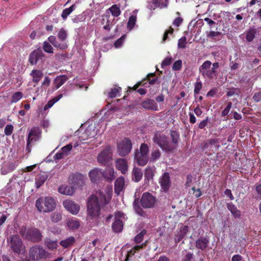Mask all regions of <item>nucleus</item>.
<instances>
[{
    "mask_svg": "<svg viewBox=\"0 0 261 261\" xmlns=\"http://www.w3.org/2000/svg\"><path fill=\"white\" fill-rule=\"evenodd\" d=\"M111 197L106 196L101 191H97L95 194L91 195L87 204L88 217L91 218H97L100 215L101 208L108 204Z\"/></svg>",
    "mask_w": 261,
    "mask_h": 261,
    "instance_id": "nucleus-1",
    "label": "nucleus"
},
{
    "mask_svg": "<svg viewBox=\"0 0 261 261\" xmlns=\"http://www.w3.org/2000/svg\"><path fill=\"white\" fill-rule=\"evenodd\" d=\"M7 241L10 250L15 254H23L25 253V245L19 235L13 234L10 236Z\"/></svg>",
    "mask_w": 261,
    "mask_h": 261,
    "instance_id": "nucleus-2",
    "label": "nucleus"
},
{
    "mask_svg": "<svg viewBox=\"0 0 261 261\" xmlns=\"http://www.w3.org/2000/svg\"><path fill=\"white\" fill-rule=\"evenodd\" d=\"M36 206L40 212L48 213L55 208L56 202L52 197H41L36 200Z\"/></svg>",
    "mask_w": 261,
    "mask_h": 261,
    "instance_id": "nucleus-3",
    "label": "nucleus"
},
{
    "mask_svg": "<svg viewBox=\"0 0 261 261\" xmlns=\"http://www.w3.org/2000/svg\"><path fill=\"white\" fill-rule=\"evenodd\" d=\"M152 140L163 150L167 152H173V148L170 146L168 137L162 132H155Z\"/></svg>",
    "mask_w": 261,
    "mask_h": 261,
    "instance_id": "nucleus-4",
    "label": "nucleus"
},
{
    "mask_svg": "<svg viewBox=\"0 0 261 261\" xmlns=\"http://www.w3.org/2000/svg\"><path fill=\"white\" fill-rule=\"evenodd\" d=\"M57 37L61 43H59L56 37L52 35L48 37V41L56 48H59L62 50L67 49L68 45L65 41L67 38L66 31L63 28H61L58 33Z\"/></svg>",
    "mask_w": 261,
    "mask_h": 261,
    "instance_id": "nucleus-5",
    "label": "nucleus"
},
{
    "mask_svg": "<svg viewBox=\"0 0 261 261\" xmlns=\"http://www.w3.org/2000/svg\"><path fill=\"white\" fill-rule=\"evenodd\" d=\"M41 129L38 127H33L30 131L27 141L26 154L31 151L33 143L38 140L41 136Z\"/></svg>",
    "mask_w": 261,
    "mask_h": 261,
    "instance_id": "nucleus-6",
    "label": "nucleus"
},
{
    "mask_svg": "<svg viewBox=\"0 0 261 261\" xmlns=\"http://www.w3.org/2000/svg\"><path fill=\"white\" fill-rule=\"evenodd\" d=\"M29 255L30 259L33 261H39L46 258L47 253L43 247L35 245L29 249Z\"/></svg>",
    "mask_w": 261,
    "mask_h": 261,
    "instance_id": "nucleus-7",
    "label": "nucleus"
},
{
    "mask_svg": "<svg viewBox=\"0 0 261 261\" xmlns=\"http://www.w3.org/2000/svg\"><path fill=\"white\" fill-rule=\"evenodd\" d=\"M156 202L155 197L149 192L144 193L140 200L141 205L145 208L153 207Z\"/></svg>",
    "mask_w": 261,
    "mask_h": 261,
    "instance_id": "nucleus-8",
    "label": "nucleus"
},
{
    "mask_svg": "<svg viewBox=\"0 0 261 261\" xmlns=\"http://www.w3.org/2000/svg\"><path fill=\"white\" fill-rule=\"evenodd\" d=\"M132 148L131 141L125 138L118 144V152L121 156L124 157L130 152Z\"/></svg>",
    "mask_w": 261,
    "mask_h": 261,
    "instance_id": "nucleus-9",
    "label": "nucleus"
},
{
    "mask_svg": "<svg viewBox=\"0 0 261 261\" xmlns=\"http://www.w3.org/2000/svg\"><path fill=\"white\" fill-rule=\"evenodd\" d=\"M220 147L218 139H209L203 142L202 149L205 152L207 151L215 152L219 149Z\"/></svg>",
    "mask_w": 261,
    "mask_h": 261,
    "instance_id": "nucleus-10",
    "label": "nucleus"
},
{
    "mask_svg": "<svg viewBox=\"0 0 261 261\" xmlns=\"http://www.w3.org/2000/svg\"><path fill=\"white\" fill-rule=\"evenodd\" d=\"M86 179V177L79 173L73 174L69 178L70 183L77 188H82L84 186Z\"/></svg>",
    "mask_w": 261,
    "mask_h": 261,
    "instance_id": "nucleus-11",
    "label": "nucleus"
},
{
    "mask_svg": "<svg viewBox=\"0 0 261 261\" xmlns=\"http://www.w3.org/2000/svg\"><path fill=\"white\" fill-rule=\"evenodd\" d=\"M27 238L34 242H39L42 240V236L40 231L36 228H33L27 231Z\"/></svg>",
    "mask_w": 261,
    "mask_h": 261,
    "instance_id": "nucleus-12",
    "label": "nucleus"
},
{
    "mask_svg": "<svg viewBox=\"0 0 261 261\" xmlns=\"http://www.w3.org/2000/svg\"><path fill=\"white\" fill-rule=\"evenodd\" d=\"M44 57L42 49L39 47L33 51L29 57V61L31 65H35L39 61H42Z\"/></svg>",
    "mask_w": 261,
    "mask_h": 261,
    "instance_id": "nucleus-13",
    "label": "nucleus"
},
{
    "mask_svg": "<svg viewBox=\"0 0 261 261\" xmlns=\"http://www.w3.org/2000/svg\"><path fill=\"white\" fill-rule=\"evenodd\" d=\"M63 206L68 211L73 215L77 214L80 210V206L71 200L63 201Z\"/></svg>",
    "mask_w": 261,
    "mask_h": 261,
    "instance_id": "nucleus-14",
    "label": "nucleus"
},
{
    "mask_svg": "<svg viewBox=\"0 0 261 261\" xmlns=\"http://www.w3.org/2000/svg\"><path fill=\"white\" fill-rule=\"evenodd\" d=\"M141 106L145 109L152 111H158V107L153 99L147 98L142 102Z\"/></svg>",
    "mask_w": 261,
    "mask_h": 261,
    "instance_id": "nucleus-15",
    "label": "nucleus"
},
{
    "mask_svg": "<svg viewBox=\"0 0 261 261\" xmlns=\"http://www.w3.org/2000/svg\"><path fill=\"white\" fill-rule=\"evenodd\" d=\"M68 80L66 75H60L57 76L53 81V91H55L61 87Z\"/></svg>",
    "mask_w": 261,
    "mask_h": 261,
    "instance_id": "nucleus-16",
    "label": "nucleus"
},
{
    "mask_svg": "<svg viewBox=\"0 0 261 261\" xmlns=\"http://www.w3.org/2000/svg\"><path fill=\"white\" fill-rule=\"evenodd\" d=\"M116 167L123 174H125L127 172L128 164L125 159H117L116 160Z\"/></svg>",
    "mask_w": 261,
    "mask_h": 261,
    "instance_id": "nucleus-17",
    "label": "nucleus"
},
{
    "mask_svg": "<svg viewBox=\"0 0 261 261\" xmlns=\"http://www.w3.org/2000/svg\"><path fill=\"white\" fill-rule=\"evenodd\" d=\"M110 159V150L109 149H104L97 156L98 162L102 164H106Z\"/></svg>",
    "mask_w": 261,
    "mask_h": 261,
    "instance_id": "nucleus-18",
    "label": "nucleus"
},
{
    "mask_svg": "<svg viewBox=\"0 0 261 261\" xmlns=\"http://www.w3.org/2000/svg\"><path fill=\"white\" fill-rule=\"evenodd\" d=\"M134 159L140 166H143L146 165L148 160L147 155L139 153L138 150L135 152Z\"/></svg>",
    "mask_w": 261,
    "mask_h": 261,
    "instance_id": "nucleus-19",
    "label": "nucleus"
},
{
    "mask_svg": "<svg viewBox=\"0 0 261 261\" xmlns=\"http://www.w3.org/2000/svg\"><path fill=\"white\" fill-rule=\"evenodd\" d=\"M170 135L172 141V142L170 143V146L173 148V152L178 146L180 139V135L178 132L174 130H170Z\"/></svg>",
    "mask_w": 261,
    "mask_h": 261,
    "instance_id": "nucleus-20",
    "label": "nucleus"
},
{
    "mask_svg": "<svg viewBox=\"0 0 261 261\" xmlns=\"http://www.w3.org/2000/svg\"><path fill=\"white\" fill-rule=\"evenodd\" d=\"M125 180L124 178L120 176L116 179L114 183L115 193L119 195L121 192L123 191L124 188Z\"/></svg>",
    "mask_w": 261,
    "mask_h": 261,
    "instance_id": "nucleus-21",
    "label": "nucleus"
},
{
    "mask_svg": "<svg viewBox=\"0 0 261 261\" xmlns=\"http://www.w3.org/2000/svg\"><path fill=\"white\" fill-rule=\"evenodd\" d=\"M102 176L108 182L112 181L115 178V171L113 168L108 167L102 172Z\"/></svg>",
    "mask_w": 261,
    "mask_h": 261,
    "instance_id": "nucleus-22",
    "label": "nucleus"
},
{
    "mask_svg": "<svg viewBox=\"0 0 261 261\" xmlns=\"http://www.w3.org/2000/svg\"><path fill=\"white\" fill-rule=\"evenodd\" d=\"M160 184L162 189L164 191H167L169 190L171 182L170 180V176L168 173H165L163 174Z\"/></svg>",
    "mask_w": 261,
    "mask_h": 261,
    "instance_id": "nucleus-23",
    "label": "nucleus"
},
{
    "mask_svg": "<svg viewBox=\"0 0 261 261\" xmlns=\"http://www.w3.org/2000/svg\"><path fill=\"white\" fill-rule=\"evenodd\" d=\"M210 243L209 240L203 237L197 239L195 242V246L197 249L204 250L208 246Z\"/></svg>",
    "mask_w": 261,
    "mask_h": 261,
    "instance_id": "nucleus-24",
    "label": "nucleus"
},
{
    "mask_svg": "<svg viewBox=\"0 0 261 261\" xmlns=\"http://www.w3.org/2000/svg\"><path fill=\"white\" fill-rule=\"evenodd\" d=\"M101 176H102V172L97 168L91 170L89 173V176L92 182H97Z\"/></svg>",
    "mask_w": 261,
    "mask_h": 261,
    "instance_id": "nucleus-25",
    "label": "nucleus"
},
{
    "mask_svg": "<svg viewBox=\"0 0 261 261\" xmlns=\"http://www.w3.org/2000/svg\"><path fill=\"white\" fill-rule=\"evenodd\" d=\"M227 207L234 218H240L241 216V211L232 203H227Z\"/></svg>",
    "mask_w": 261,
    "mask_h": 261,
    "instance_id": "nucleus-26",
    "label": "nucleus"
},
{
    "mask_svg": "<svg viewBox=\"0 0 261 261\" xmlns=\"http://www.w3.org/2000/svg\"><path fill=\"white\" fill-rule=\"evenodd\" d=\"M31 75L33 77L32 81L37 84L43 76V73L40 70L34 69L32 71Z\"/></svg>",
    "mask_w": 261,
    "mask_h": 261,
    "instance_id": "nucleus-27",
    "label": "nucleus"
},
{
    "mask_svg": "<svg viewBox=\"0 0 261 261\" xmlns=\"http://www.w3.org/2000/svg\"><path fill=\"white\" fill-rule=\"evenodd\" d=\"M155 167L154 166L152 167H147L145 169V173H144V177L145 180H147L149 181L152 179L153 176H154V174L155 173Z\"/></svg>",
    "mask_w": 261,
    "mask_h": 261,
    "instance_id": "nucleus-28",
    "label": "nucleus"
},
{
    "mask_svg": "<svg viewBox=\"0 0 261 261\" xmlns=\"http://www.w3.org/2000/svg\"><path fill=\"white\" fill-rule=\"evenodd\" d=\"M143 176V172L141 169L134 167L132 172V179L136 182L141 180Z\"/></svg>",
    "mask_w": 261,
    "mask_h": 261,
    "instance_id": "nucleus-29",
    "label": "nucleus"
},
{
    "mask_svg": "<svg viewBox=\"0 0 261 261\" xmlns=\"http://www.w3.org/2000/svg\"><path fill=\"white\" fill-rule=\"evenodd\" d=\"M112 227L115 232L118 233L121 232L123 228V221L119 219L115 220L112 224Z\"/></svg>",
    "mask_w": 261,
    "mask_h": 261,
    "instance_id": "nucleus-30",
    "label": "nucleus"
},
{
    "mask_svg": "<svg viewBox=\"0 0 261 261\" xmlns=\"http://www.w3.org/2000/svg\"><path fill=\"white\" fill-rule=\"evenodd\" d=\"M58 191L62 194L71 195L74 192V188L73 187H69L67 186L62 185L59 187Z\"/></svg>",
    "mask_w": 261,
    "mask_h": 261,
    "instance_id": "nucleus-31",
    "label": "nucleus"
},
{
    "mask_svg": "<svg viewBox=\"0 0 261 261\" xmlns=\"http://www.w3.org/2000/svg\"><path fill=\"white\" fill-rule=\"evenodd\" d=\"M226 104V107L221 113V117H223L224 118V120L226 121L231 118V117L228 115V114L232 106V102L230 101L227 102Z\"/></svg>",
    "mask_w": 261,
    "mask_h": 261,
    "instance_id": "nucleus-32",
    "label": "nucleus"
},
{
    "mask_svg": "<svg viewBox=\"0 0 261 261\" xmlns=\"http://www.w3.org/2000/svg\"><path fill=\"white\" fill-rule=\"evenodd\" d=\"M63 94L60 93L56 96L53 98L49 100L47 104L44 107V110H47L49 108H50L53 106L57 102H58L61 98H62Z\"/></svg>",
    "mask_w": 261,
    "mask_h": 261,
    "instance_id": "nucleus-33",
    "label": "nucleus"
},
{
    "mask_svg": "<svg viewBox=\"0 0 261 261\" xmlns=\"http://www.w3.org/2000/svg\"><path fill=\"white\" fill-rule=\"evenodd\" d=\"M75 242V238L73 237H69L67 239L62 240L60 244L64 248H67L71 246Z\"/></svg>",
    "mask_w": 261,
    "mask_h": 261,
    "instance_id": "nucleus-34",
    "label": "nucleus"
},
{
    "mask_svg": "<svg viewBox=\"0 0 261 261\" xmlns=\"http://www.w3.org/2000/svg\"><path fill=\"white\" fill-rule=\"evenodd\" d=\"M257 30L254 28L250 29L246 33V39L248 42H251L255 37Z\"/></svg>",
    "mask_w": 261,
    "mask_h": 261,
    "instance_id": "nucleus-35",
    "label": "nucleus"
},
{
    "mask_svg": "<svg viewBox=\"0 0 261 261\" xmlns=\"http://www.w3.org/2000/svg\"><path fill=\"white\" fill-rule=\"evenodd\" d=\"M67 225L68 228L72 230L78 229L80 225L79 221L76 219H71L68 220L67 221Z\"/></svg>",
    "mask_w": 261,
    "mask_h": 261,
    "instance_id": "nucleus-36",
    "label": "nucleus"
},
{
    "mask_svg": "<svg viewBox=\"0 0 261 261\" xmlns=\"http://www.w3.org/2000/svg\"><path fill=\"white\" fill-rule=\"evenodd\" d=\"M109 10L114 17H118L121 14L120 7L117 5H112L110 8H109Z\"/></svg>",
    "mask_w": 261,
    "mask_h": 261,
    "instance_id": "nucleus-37",
    "label": "nucleus"
},
{
    "mask_svg": "<svg viewBox=\"0 0 261 261\" xmlns=\"http://www.w3.org/2000/svg\"><path fill=\"white\" fill-rule=\"evenodd\" d=\"M17 165L15 163H12L8 164L7 167L2 168V174H6L8 172H12L15 169Z\"/></svg>",
    "mask_w": 261,
    "mask_h": 261,
    "instance_id": "nucleus-38",
    "label": "nucleus"
},
{
    "mask_svg": "<svg viewBox=\"0 0 261 261\" xmlns=\"http://www.w3.org/2000/svg\"><path fill=\"white\" fill-rule=\"evenodd\" d=\"M75 7V5L73 4L71 5L69 8H66L63 10L62 13L61 14V16L64 20H65L67 16L70 15V14L73 11L74 8Z\"/></svg>",
    "mask_w": 261,
    "mask_h": 261,
    "instance_id": "nucleus-39",
    "label": "nucleus"
},
{
    "mask_svg": "<svg viewBox=\"0 0 261 261\" xmlns=\"http://www.w3.org/2000/svg\"><path fill=\"white\" fill-rule=\"evenodd\" d=\"M23 97V93L21 92H16L14 93L11 98V103H16L20 100Z\"/></svg>",
    "mask_w": 261,
    "mask_h": 261,
    "instance_id": "nucleus-40",
    "label": "nucleus"
},
{
    "mask_svg": "<svg viewBox=\"0 0 261 261\" xmlns=\"http://www.w3.org/2000/svg\"><path fill=\"white\" fill-rule=\"evenodd\" d=\"M50 43L48 41H44L43 43L42 49L43 50L48 54L54 53V48L52 47Z\"/></svg>",
    "mask_w": 261,
    "mask_h": 261,
    "instance_id": "nucleus-41",
    "label": "nucleus"
},
{
    "mask_svg": "<svg viewBox=\"0 0 261 261\" xmlns=\"http://www.w3.org/2000/svg\"><path fill=\"white\" fill-rule=\"evenodd\" d=\"M45 244L48 249L51 250L56 249L57 247V241H53L51 239L48 238L45 240Z\"/></svg>",
    "mask_w": 261,
    "mask_h": 261,
    "instance_id": "nucleus-42",
    "label": "nucleus"
},
{
    "mask_svg": "<svg viewBox=\"0 0 261 261\" xmlns=\"http://www.w3.org/2000/svg\"><path fill=\"white\" fill-rule=\"evenodd\" d=\"M134 208L136 213L140 216L145 217L147 216L146 213L142 210V208L135 201L134 203Z\"/></svg>",
    "mask_w": 261,
    "mask_h": 261,
    "instance_id": "nucleus-43",
    "label": "nucleus"
},
{
    "mask_svg": "<svg viewBox=\"0 0 261 261\" xmlns=\"http://www.w3.org/2000/svg\"><path fill=\"white\" fill-rule=\"evenodd\" d=\"M161 155V151L159 149H155L152 151L150 155V161L154 162L158 160Z\"/></svg>",
    "mask_w": 261,
    "mask_h": 261,
    "instance_id": "nucleus-44",
    "label": "nucleus"
},
{
    "mask_svg": "<svg viewBox=\"0 0 261 261\" xmlns=\"http://www.w3.org/2000/svg\"><path fill=\"white\" fill-rule=\"evenodd\" d=\"M212 65V62L210 61L207 60L203 63V64L199 67V71L200 73H202V71H205L209 69Z\"/></svg>",
    "mask_w": 261,
    "mask_h": 261,
    "instance_id": "nucleus-45",
    "label": "nucleus"
},
{
    "mask_svg": "<svg viewBox=\"0 0 261 261\" xmlns=\"http://www.w3.org/2000/svg\"><path fill=\"white\" fill-rule=\"evenodd\" d=\"M121 90V88L119 87H114L112 88L109 92L108 96L110 98H113L116 97L118 93Z\"/></svg>",
    "mask_w": 261,
    "mask_h": 261,
    "instance_id": "nucleus-46",
    "label": "nucleus"
},
{
    "mask_svg": "<svg viewBox=\"0 0 261 261\" xmlns=\"http://www.w3.org/2000/svg\"><path fill=\"white\" fill-rule=\"evenodd\" d=\"M146 233V230L143 229L141 232L136 236L134 238L135 243L139 244L141 243L143 241L144 236Z\"/></svg>",
    "mask_w": 261,
    "mask_h": 261,
    "instance_id": "nucleus-47",
    "label": "nucleus"
},
{
    "mask_svg": "<svg viewBox=\"0 0 261 261\" xmlns=\"http://www.w3.org/2000/svg\"><path fill=\"white\" fill-rule=\"evenodd\" d=\"M51 220L54 223H57L62 219V215L60 213L55 212L51 215Z\"/></svg>",
    "mask_w": 261,
    "mask_h": 261,
    "instance_id": "nucleus-48",
    "label": "nucleus"
},
{
    "mask_svg": "<svg viewBox=\"0 0 261 261\" xmlns=\"http://www.w3.org/2000/svg\"><path fill=\"white\" fill-rule=\"evenodd\" d=\"M136 20L137 17L136 16L132 15L130 16L127 22V27L130 29H132L136 24Z\"/></svg>",
    "mask_w": 261,
    "mask_h": 261,
    "instance_id": "nucleus-49",
    "label": "nucleus"
},
{
    "mask_svg": "<svg viewBox=\"0 0 261 261\" xmlns=\"http://www.w3.org/2000/svg\"><path fill=\"white\" fill-rule=\"evenodd\" d=\"M149 152V147L147 144L143 143L141 145L139 153L147 155Z\"/></svg>",
    "mask_w": 261,
    "mask_h": 261,
    "instance_id": "nucleus-50",
    "label": "nucleus"
},
{
    "mask_svg": "<svg viewBox=\"0 0 261 261\" xmlns=\"http://www.w3.org/2000/svg\"><path fill=\"white\" fill-rule=\"evenodd\" d=\"M201 74L203 77L207 78L210 80L213 79L215 77L210 69L205 70V71H202V73Z\"/></svg>",
    "mask_w": 261,
    "mask_h": 261,
    "instance_id": "nucleus-51",
    "label": "nucleus"
},
{
    "mask_svg": "<svg viewBox=\"0 0 261 261\" xmlns=\"http://www.w3.org/2000/svg\"><path fill=\"white\" fill-rule=\"evenodd\" d=\"M182 61L178 60L176 61L172 66V70L174 71H178L181 69Z\"/></svg>",
    "mask_w": 261,
    "mask_h": 261,
    "instance_id": "nucleus-52",
    "label": "nucleus"
},
{
    "mask_svg": "<svg viewBox=\"0 0 261 261\" xmlns=\"http://www.w3.org/2000/svg\"><path fill=\"white\" fill-rule=\"evenodd\" d=\"M13 129H14V127H13V125L7 124L6 126L5 129H4L5 134L7 136H10L12 134V133L13 132Z\"/></svg>",
    "mask_w": 261,
    "mask_h": 261,
    "instance_id": "nucleus-53",
    "label": "nucleus"
},
{
    "mask_svg": "<svg viewBox=\"0 0 261 261\" xmlns=\"http://www.w3.org/2000/svg\"><path fill=\"white\" fill-rule=\"evenodd\" d=\"M72 148V145L70 144H67L61 148V151L64 153V154L67 155Z\"/></svg>",
    "mask_w": 261,
    "mask_h": 261,
    "instance_id": "nucleus-54",
    "label": "nucleus"
},
{
    "mask_svg": "<svg viewBox=\"0 0 261 261\" xmlns=\"http://www.w3.org/2000/svg\"><path fill=\"white\" fill-rule=\"evenodd\" d=\"M173 31L174 29L171 27H170L168 30H166L163 35L162 42L163 43L168 38V35H172L173 34Z\"/></svg>",
    "mask_w": 261,
    "mask_h": 261,
    "instance_id": "nucleus-55",
    "label": "nucleus"
},
{
    "mask_svg": "<svg viewBox=\"0 0 261 261\" xmlns=\"http://www.w3.org/2000/svg\"><path fill=\"white\" fill-rule=\"evenodd\" d=\"M186 37H182L178 41V47L179 48H185L186 45Z\"/></svg>",
    "mask_w": 261,
    "mask_h": 261,
    "instance_id": "nucleus-56",
    "label": "nucleus"
},
{
    "mask_svg": "<svg viewBox=\"0 0 261 261\" xmlns=\"http://www.w3.org/2000/svg\"><path fill=\"white\" fill-rule=\"evenodd\" d=\"M172 62V59L171 57H166L162 63V67L164 68L167 66L170 65Z\"/></svg>",
    "mask_w": 261,
    "mask_h": 261,
    "instance_id": "nucleus-57",
    "label": "nucleus"
},
{
    "mask_svg": "<svg viewBox=\"0 0 261 261\" xmlns=\"http://www.w3.org/2000/svg\"><path fill=\"white\" fill-rule=\"evenodd\" d=\"M202 87V84L201 82H197L194 86V94H198L201 90Z\"/></svg>",
    "mask_w": 261,
    "mask_h": 261,
    "instance_id": "nucleus-58",
    "label": "nucleus"
},
{
    "mask_svg": "<svg viewBox=\"0 0 261 261\" xmlns=\"http://www.w3.org/2000/svg\"><path fill=\"white\" fill-rule=\"evenodd\" d=\"M125 38V35L122 36L120 38L117 39L114 43V46L116 48H118L121 46Z\"/></svg>",
    "mask_w": 261,
    "mask_h": 261,
    "instance_id": "nucleus-59",
    "label": "nucleus"
},
{
    "mask_svg": "<svg viewBox=\"0 0 261 261\" xmlns=\"http://www.w3.org/2000/svg\"><path fill=\"white\" fill-rule=\"evenodd\" d=\"M210 119L208 117H206V118L201 121L198 124V128L200 129H203L207 124L208 122Z\"/></svg>",
    "mask_w": 261,
    "mask_h": 261,
    "instance_id": "nucleus-60",
    "label": "nucleus"
},
{
    "mask_svg": "<svg viewBox=\"0 0 261 261\" xmlns=\"http://www.w3.org/2000/svg\"><path fill=\"white\" fill-rule=\"evenodd\" d=\"M185 237V235H183L181 233H179V232H177V233L175 234L174 240L176 243H179L180 242L183 238Z\"/></svg>",
    "mask_w": 261,
    "mask_h": 261,
    "instance_id": "nucleus-61",
    "label": "nucleus"
},
{
    "mask_svg": "<svg viewBox=\"0 0 261 261\" xmlns=\"http://www.w3.org/2000/svg\"><path fill=\"white\" fill-rule=\"evenodd\" d=\"M50 78L46 76L44 79L43 82L42 83V86L44 87H48L50 85Z\"/></svg>",
    "mask_w": 261,
    "mask_h": 261,
    "instance_id": "nucleus-62",
    "label": "nucleus"
},
{
    "mask_svg": "<svg viewBox=\"0 0 261 261\" xmlns=\"http://www.w3.org/2000/svg\"><path fill=\"white\" fill-rule=\"evenodd\" d=\"M252 98L255 102H258L261 101V92H259L255 93Z\"/></svg>",
    "mask_w": 261,
    "mask_h": 261,
    "instance_id": "nucleus-63",
    "label": "nucleus"
},
{
    "mask_svg": "<svg viewBox=\"0 0 261 261\" xmlns=\"http://www.w3.org/2000/svg\"><path fill=\"white\" fill-rule=\"evenodd\" d=\"M193 257V253L189 252L182 258V261H191Z\"/></svg>",
    "mask_w": 261,
    "mask_h": 261,
    "instance_id": "nucleus-64",
    "label": "nucleus"
}]
</instances>
